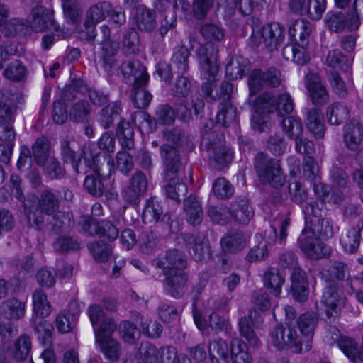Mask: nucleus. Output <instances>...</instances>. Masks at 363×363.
Wrapping results in <instances>:
<instances>
[{
  "instance_id": "1",
  "label": "nucleus",
  "mask_w": 363,
  "mask_h": 363,
  "mask_svg": "<svg viewBox=\"0 0 363 363\" xmlns=\"http://www.w3.org/2000/svg\"><path fill=\"white\" fill-rule=\"evenodd\" d=\"M36 4L30 10L29 20L14 19L13 26L16 32H23L30 27L35 32H43L53 29L58 38H65L69 30L61 28L54 19V11L40 4L38 0H33Z\"/></svg>"
},
{
  "instance_id": "2",
  "label": "nucleus",
  "mask_w": 363,
  "mask_h": 363,
  "mask_svg": "<svg viewBox=\"0 0 363 363\" xmlns=\"http://www.w3.org/2000/svg\"><path fill=\"white\" fill-rule=\"evenodd\" d=\"M255 168L260 182L278 189L286 181L280 160L271 158L264 152H259L255 158Z\"/></svg>"
},
{
  "instance_id": "3",
  "label": "nucleus",
  "mask_w": 363,
  "mask_h": 363,
  "mask_svg": "<svg viewBox=\"0 0 363 363\" xmlns=\"http://www.w3.org/2000/svg\"><path fill=\"white\" fill-rule=\"evenodd\" d=\"M298 260L296 255L292 252H286L280 255L279 265L284 269H294L291 274V290L294 298L298 302H304L308 296V282L304 272L296 267Z\"/></svg>"
},
{
  "instance_id": "4",
  "label": "nucleus",
  "mask_w": 363,
  "mask_h": 363,
  "mask_svg": "<svg viewBox=\"0 0 363 363\" xmlns=\"http://www.w3.org/2000/svg\"><path fill=\"white\" fill-rule=\"evenodd\" d=\"M270 342L279 350L291 349L295 353L303 350L302 337L298 334L296 326L291 323L286 325L278 324L269 333Z\"/></svg>"
},
{
  "instance_id": "5",
  "label": "nucleus",
  "mask_w": 363,
  "mask_h": 363,
  "mask_svg": "<svg viewBox=\"0 0 363 363\" xmlns=\"http://www.w3.org/2000/svg\"><path fill=\"white\" fill-rule=\"evenodd\" d=\"M282 81L281 72L275 67H270L264 72L260 69H253L248 78L250 94L251 96L256 95L264 86L278 87Z\"/></svg>"
},
{
  "instance_id": "6",
  "label": "nucleus",
  "mask_w": 363,
  "mask_h": 363,
  "mask_svg": "<svg viewBox=\"0 0 363 363\" xmlns=\"http://www.w3.org/2000/svg\"><path fill=\"white\" fill-rule=\"evenodd\" d=\"M98 43L101 45L103 67L108 74H111L116 66V55L120 49V43L111 38V30L106 25L99 28Z\"/></svg>"
},
{
  "instance_id": "7",
  "label": "nucleus",
  "mask_w": 363,
  "mask_h": 363,
  "mask_svg": "<svg viewBox=\"0 0 363 363\" xmlns=\"http://www.w3.org/2000/svg\"><path fill=\"white\" fill-rule=\"evenodd\" d=\"M84 233L90 236H99L109 242L114 241L119 234L118 228L110 220H98L91 216H84L80 222Z\"/></svg>"
},
{
  "instance_id": "8",
  "label": "nucleus",
  "mask_w": 363,
  "mask_h": 363,
  "mask_svg": "<svg viewBox=\"0 0 363 363\" xmlns=\"http://www.w3.org/2000/svg\"><path fill=\"white\" fill-rule=\"evenodd\" d=\"M298 247L304 255L313 260L328 258L330 256V247L320 238L302 230L298 240Z\"/></svg>"
},
{
  "instance_id": "9",
  "label": "nucleus",
  "mask_w": 363,
  "mask_h": 363,
  "mask_svg": "<svg viewBox=\"0 0 363 363\" xmlns=\"http://www.w3.org/2000/svg\"><path fill=\"white\" fill-rule=\"evenodd\" d=\"M191 257L197 262H201L209 257L211 246L205 233L198 232L196 235L190 233L181 234Z\"/></svg>"
},
{
  "instance_id": "10",
  "label": "nucleus",
  "mask_w": 363,
  "mask_h": 363,
  "mask_svg": "<svg viewBox=\"0 0 363 363\" xmlns=\"http://www.w3.org/2000/svg\"><path fill=\"white\" fill-rule=\"evenodd\" d=\"M345 300L344 294L340 290L339 284L328 281L322 297L327 317L330 318L337 316L345 305Z\"/></svg>"
},
{
  "instance_id": "11",
  "label": "nucleus",
  "mask_w": 363,
  "mask_h": 363,
  "mask_svg": "<svg viewBox=\"0 0 363 363\" xmlns=\"http://www.w3.org/2000/svg\"><path fill=\"white\" fill-rule=\"evenodd\" d=\"M259 103L262 104L261 108L264 111L272 113L275 110L280 117L289 115L294 111V102L288 93L280 94L277 100L271 93H263L259 96Z\"/></svg>"
},
{
  "instance_id": "12",
  "label": "nucleus",
  "mask_w": 363,
  "mask_h": 363,
  "mask_svg": "<svg viewBox=\"0 0 363 363\" xmlns=\"http://www.w3.org/2000/svg\"><path fill=\"white\" fill-rule=\"evenodd\" d=\"M285 28L279 23L264 25L259 36L260 46L263 45L269 52L278 50L285 39Z\"/></svg>"
},
{
  "instance_id": "13",
  "label": "nucleus",
  "mask_w": 363,
  "mask_h": 363,
  "mask_svg": "<svg viewBox=\"0 0 363 363\" xmlns=\"http://www.w3.org/2000/svg\"><path fill=\"white\" fill-rule=\"evenodd\" d=\"M218 50L213 44L200 45L196 56L202 70V74L216 75L218 71Z\"/></svg>"
},
{
  "instance_id": "14",
  "label": "nucleus",
  "mask_w": 363,
  "mask_h": 363,
  "mask_svg": "<svg viewBox=\"0 0 363 363\" xmlns=\"http://www.w3.org/2000/svg\"><path fill=\"white\" fill-rule=\"evenodd\" d=\"M304 83L309 99L314 106H323L329 101V93L322 84L320 77L318 74L310 72L306 74Z\"/></svg>"
},
{
  "instance_id": "15",
  "label": "nucleus",
  "mask_w": 363,
  "mask_h": 363,
  "mask_svg": "<svg viewBox=\"0 0 363 363\" xmlns=\"http://www.w3.org/2000/svg\"><path fill=\"white\" fill-rule=\"evenodd\" d=\"M147 189V179L145 174L141 171H137L132 175L129 186L124 190V199L132 205H138Z\"/></svg>"
},
{
  "instance_id": "16",
  "label": "nucleus",
  "mask_w": 363,
  "mask_h": 363,
  "mask_svg": "<svg viewBox=\"0 0 363 363\" xmlns=\"http://www.w3.org/2000/svg\"><path fill=\"white\" fill-rule=\"evenodd\" d=\"M160 155L166 177L177 175L182 167V159L179 150L169 144L160 146Z\"/></svg>"
},
{
  "instance_id": "17",
  "label": "nucleus",
  "mask_w": 363,
  "mask_h": 363,
  "mask_svg": "<svg viewBox=\"0 0 363 363\" xmlns=\"http://www.w3.org/2000/svg\"><path fill=\"white\" fill-rule=\"evenodd\" d=\"M204 106V101L200 94H196L191 95L189 99L177 104L175 110L181 121L189 122L193 119V114L198 116L203 111Z\"/></svg>"
},
{
  "instance_id": "18",
  "label": "nucleus",
  "mask_w": 363,
  "mask_h": 363,
  "mask_svg": "<svg viewBox=\"0 0 363 363\" xmlns=\"http://www.w3.org/2000/svg\"><path fill=\"white\" fill-rule=\"evenodd\" d=\"M155 267L169 271H184L187 267V258L186 255L177 249H171L167 251L166 255L161 259L153 262Z\"/></svg>"
},
{
  "instance_id": "19",
  "label": "nucleus",
  "mask_w": 363,
  "mask_h": 363,
  "mask_svg": "<svg viewBox=\"0 0 363 363\" xmlns=\"http://www.w3.org/2000/svg\"><path fill=\"white\" fill-rule=\"evenodd\" d=\"M250 242V237L240 230H230L220 240L223 251L228 254H237L244 250Z\"/></svg>"
},
{
  "instance_id": "20",
  "label": "nucleus",
  "mask_w": 363,
  "mask_h": 363,
  "mask_svg": "<svg viewBox=\"0 0 363 363\" xmlns=\"http://www.w3.org/2000/svg\"><path fill=\"white\" fill-rule=\"evenodd\" d=\"M165 276V289L174 298H179L184 294V288L187 283V274L184 271H162Z\"/></svg>"
},
{
  "instance_id": "21",
  "label": "nucleus",
  "mask_w": 363,
  "mask_h": 363,
  "mask_svg": "<svg viewBox=\"0 0 363 363\" xmlns=\"http://www.w3.org/2000/svg\"><path fill=\"white\" fill-rule=\"evenodd\" d=\"M362 239V228L355 225L343 229L340 235V242L343 250L348 254L357 252Z\"/></svg>"
},
{
  "instance_id": "22",
  "label": "nucleus",
  "mask_w": 363,
  "mask_h": 363,
  "mask_svg": "<svg viewBox=\"0 0 363 363\" xmlns=\"http://www.w3.org/2000/svg\"><path fill=\"white\" fill-rule=\"evenodd\" d=\"M343 140L345 147L351 151L359 149L363 141V127L357 120H352L344 126Z\"/></svg>"
},
{
  "instance_id": "23",
  "label": "nucleus",
  "mask_w": 363,
  "mask_h": 363,
  "mask_svg": "<svg viewBox=\"0 0 363 363\" xmlns=\"http://www.w3.org/2000/svg\"><path fill=\"white\" fill-rule=\"evenodd\" d=\"M121 73L127 80V83H147L149 77L146 69L138 60H126L121 65Z\"/></svg>"
},
{
  "instance_id": "24",
  "label": "nucleus",
  "mask_w": 363,
  "mask_h": 363,
  "mask_svg": "<svg viewBox=\"0 0 363 363\" xmlns=\"http://www.w3.org/2000/svg\"><path fill=\"white\" fill-rule=\"evenodd\" d=\"M134 20L137 28L142 32L150 33L156 28V13L143 5L135 7Z\"/></svg>"
},
{
  "instance_id": "25",
  "label": "nucleus",
  "mask_w": 363,
  "mask_h": 363,
  "mask_svg": "<svg viewBox=\"0 0 363 363\" xmlns=\"http://www.w3.org/2000/svg\"><path fill=\"white\" fill-rule=\"evenodd\" d=\"M318 323V316L314 312H306L296 321V325L301 333L306 338L305 351H308L311 345L309 344L314 334L315 328Z\"/></svg>"
},
{
  "instance_id": "26",
  "label": "nucleus",
  "mask_w": 363,
  "mask_h": 363,
  "mask_svg": "<svg viewBox=\"0 0 363 363\" xmlns=\"http://www.w3.org/2000/svg\"><path fill=\"white\" fill-rule=\"evenodd\" d=\"M47 218L48 230L53 234H60L70 229L74 225L72 215L68 213L56 211Z\"/></svg>"
},
{
  "instance_id": "27",
  "label": "nucleus",
  "mask_w": 363,
  "mask_h": 363,
  "mask_svg": "<svg viewBox=\"0 0 363 363\" xmlns=\"http://www.w3.org/2000/svg\"><path fill=\"white\" fill-rule=\"evenodd\" d=\"M159 349L148 341L142 342L133 357V363H159Z\"/></svg>"
},
{
  "instance_id": "28",
  "label": "nucleus",
  "mask_w": 363,
  "mask_h": 363,
  "mask_svg": "<svg viewBox=\"0 0 363 363\" xmlns=\"http://www.w3.org/2000/svg\"><path fill=\"white\" fill-rule=\"evenodd\" d=\"M228 213L235 222L243 225L247 224L253 216V211L245 199L233 203Z\"/></svg>"
},
{
  "instance_id": "29",
  "label": "nucleus",
  "mask_w": 363,
  "mask_h": 363,
  "mask_svg": "<svg viewBox=\"0 0 363 363\" xmlns=\"http://www.w3.org/2000/svg\"><path fill=\"white\" fill-rule=\"evenodd\" d=\"M306 125L308 131L315 138H323L324 137L325 127L323 122V116L319 109L311 108L308 111Z\"/></svg>"
},
{
  "instance_id": "30",
  "label": "nucleus",
  "mask_w": 363,
  "mask_h": 363,
  "mask_svg": "<svg viewBox=\"0 0 363 363\" xmlns=\"http://www.w3.org/2000/svg\"><path fill=\"white\" fill-rule=\"evenodd\" d=\"M184 211L187 222L194 226L201 224L203 213L201 206L197 199L190 195L184 201Z\"/></svg>"
},
{
  "instance_id": "31",
  "label": "nucleus",
  "mask_w": 363,
  "mask_h": 363,
  "mask_svg": "<svg viewBox=\"0 0 363 363\" xmlns=\"http://www.w3.org/2000/svg\"><path fill=\"white\" fill-rule=\"evenodd\" d=\"M0 311L7 318L18 320L24 317L26 313V302L15 297L3 301L0 306Z\"/></svg>"
},
{
  "instance_id": "32",
  "label": "nucleus",
  "mask_w": 363,
  "mask_h": 363,
  "mask_svg": "<svg viewBox=\"0 0 363 363\" xmlns=\"http://www.w3.org/2000/svg\"><path fill=\"white\" fill-rule=\"evenodd\" d=\"M313 235L325 239L330 238L334 235V228L331 220L328 218L323 217L315 219L313 223L303 229Z\"/></svg>"
},
{
  "instance_id": "33",
  "label": "nucleus",
  "mask_w": 363,
  "mask_h": 363,
  "mask_svg": "<svg viewBox=\"0 0 363 363\" xmlns=\"http://www.w3.org/2000/svg\"><path fill=\"white\" fill-rule=\"evenodd\" d=\"M249 67L247 59L242 56H234L226 65V77L230 80L241 79L249 71Z\"/></svg>"
},
{
  "instance_id": "34",
  "label": "nucleus",
  "mask_w": 363,
  "mask_h": 363,
  "mask_svg": "<svg viewBox=\"0 0 363 363\" xmlns=\"http://www.w3.org/2000/svg\"><path fill=\"white\" fill-rule=\"evenodd\" d=\"M208 354L211 363H230L228 344L221 338L209 343Z\"/></svg>"
},
{
  "instance_id": "35",
  "label": "nucleus",
  "mask_w": 363,
  "mask_h": 363,
  "mask_svg": "<svg viewBox=\"0 0 363 363\" xmlns=\"http://www.w3.org/2000/svg\"><path fill=\"white\" fill-rule=\"evenodd\" d=\"M311 30V23L308 21L300 19L294 21L289 28V35L294 38L296 43L302 46H307Z\"/></svg>"
},
{
  "instance_id": "36",
  "label": "nucleus",
  "mask_w": 363,
  "mask_h": 363,
  "mask_svg": "<svg viewBox=\"0 0 363 363\" xmlns=\"http://www.w3.org/2000/svg\"><path fill=\"white\" fill-rule=\"evenodd\" d=\"M35 207L40 208L48 217H50L58 211L60 200L51 189H44L40 193Z\"/></svg>"
},
{
  "instance_id": "37",
  "label": "nucleus",
  "mask_w": 363,
  "mask_h": 363,
  "mask_svg": "<svg viewBox=\"0 0 363 363\" xmlns=\"http://www.w3.org/2000/svg\"><path fill=\"white\" fill-rule=\"evenodd\" d=\"M120 102H114L103 108L99 112V123L105 129L111 128L115 121H121Z\"/></svg>"
},
{
  "instance_id": "38",
  "label": "nucleus",
  "mask_w": 363,
  "mask_h": 363,
  "mask_svg": "<svg viewBox=\"0 0 363 363\" xmlns=\"http://www.w3.org/2000/svg\"><path fill=\"white\" fill-rule=\"evenodd\" d=\"M33 306L35 313L34 316L45 318L51 313V304L48 300L45 292L41 289H37L33 291Z\"/></svg>"
},
{
  "instance_id": "39",
  "label": "nucleus",
  "mask_w": 363,
  "mask_h": 363,
  "mask_svg": "<svg viewBox=\"0 0 363 363\" xmlns=\"http://www.w3.org/2000/svg\"><path fill=\"white\" fill-rule=\"evenodd\" d=\"M50 149L51 143L47 137L41 136L36 139L32 145V150L34 161L38 165L44 164L45 161L52 157L50 155Z\"/></svg>"
},
{
  "instance_id": "40",
  "label": "nucleus",
  "mask_w": 363,
  "mask_h": 363,
  "mask_svg": "<svg viewBox=\"0 0 363 363\" xmlns=\"http://www.w3.org/2000/svg\"><path fill=\"white\" fill-rule=\"evenodd\" d=\"M232 157L231 150L225 145L216 146L211 150L210 163L215 169L220 170L231 162Z\"/></svg>"
},
{
  "instance_id": "41",
  "label": "nucleus",
  "mask_w": 363,
  "mask_h": 363,
  "mask_svg": "<svg viewBox=\"0 0 363 363\" xmlns=\"http://www.w3.org/2000/svg\"><path fill=\"white\" fill-rule=\"evenodd\" d=\"M164 188L167 196L177 203L180 202V197L187 193L186 184L177 175L168 179Z\"/></svg>"
},
{
  "instance_id": "42",
  "label": "nucleus",
  "mask_w": 363,
  "mask_h": 363,
  "mask_svg": "<svg viewBox=\"0 0 363 363\" xmlns=\"http://www.w3.org/2000/svg\"><path fill=\"white\" fill-rule=\"evenodd\" d=\"M284 279L275 268L269 269L264 274V286L275 296H279L281 292V286Z\"/></svg>"
},
{
  "instance_id": "43",
  "label": "nucleus",
  "mask_w": 363,
  "mask_h": 363,
  "mask_svg": "<svg viewBox=\"0 0 363 363\" xmlns=\"http://www.w3.org/2000/svg\"><path fill=\"white\" fill-rule=\"evenodd\" d=\"M190 55L191 51L184 45H180L174 48L171 63L179 73L184 74L188 71Z\"/></svg>"
},
{
  "instance_id": "44",
  "label": "nucleus",
  "mask_w": 363,
  "mask_h": 363,
  "mask_svg": "<svg viewBox=\"0 0 363 363\" xmlns=\"http://www.w3.org/2000/svg\"><path fill=\"white\" fill-rule=\"evenodd\" d=\"M327 117L330 124L338 125L349 118L350 110L346 105L335 102L328 106Z\"/></svg>"
},
{
  "instance_id": "45",
  "label": "nucleus",
  "mask_w": 363,
  "mask_h": 363,
  "mask_svg": "<svg viewBox=\"0 0 363 363\" xmlns=\"http://www.w3.org/2000/svg\"><path fill=\"white\" fill-rule=\"evenodd\" d=\"M100 168L97 166L94 169V174H90L85 177L84 187L89 194L100 197L104 193V185L99 174Z\"/></svg>"
},
{
  "instance_id": "46",
  "label": "nucleus",
  "mask_w": 363,
  "mask_h": 363,
  "mask_svg": "<svg viewBox=\"0 0 363 363\" xmlns=\"http://www.w3.org/2000/svg\"><path fill=\"white\" fill-rule=\"evenodd\" d=\"M99 345L101 352L110 361L119 359L121 355V345L115 338H108L96 341Z\"/></svg>"
},
{
  "instance_id": "47",
  "label": "nucleus",
  "mask_w": 363,
  "mask_h": 363,
  "mask_svg": "<svg viewBox=\"0 0 363 363\" xmlns=\"http://www.w3.org/2000/svg\"><path fill=\"white\" fill-rule=\"evenodd\" d=\"M146 84L147 83L138 82L133 84L132 101L137 108H145L151 101L152 95L145 89Z\"/></svg>"
},
{
  "instance_id": "48",
  "label": "nucleus",
  "mask_w": 363,
  "mask_h": 363,
  "mask_svg": "<svg viewBox=\"0 0 363 363\" xmlns=\"http://www.w3.org/2000/svg\"><path fill=\"white\" fill-rule=\"evenodd\" d=\"M164 213L160 203L155 198L148 199L143 211V220L145 223L152 224Z\"/></svg>"
},
{
  "instance_id": "49",
  "label": "nucleus",
  "mask_w": 363,
  "mask_h": 363,
  "mask_svg": "<svg viewBox=\"0 0 363 363\" xmlns=\"http://www.w3.org/2000/svg\"><path fill=\"white\" fill-rule=\"evenodd\" d=\"M251 318V315L249 317L243 316L239 320V331L241 336L245 338L252 347H258L261 345V342L250 323Z\"/></svg>"
},
{
  "instance_id": "50",
  "label": "nucleus",
  "mask_w": 363,
  "mask_h": 363,
  "mask_svg": "<svg viewBox=\"0 0 363 363\" xmlns=\"http://www.w3.org/2000/svg\"><path fill=\"white\" fill-rule=\"evenodd\" d=\"M30 325L35 334L43 343L45 344L47 340L51 337L53 327L51 323L44 320V318L33 315L30 320Z\"/></svg>"
},
{
  "instance_id": "51",
  "label": "nucleus",
  "mask_w": 363,
  "mask_h": 363,
  "mask_svg": "<svg viewBox=\"0 0 363 363\" xmlns=\"http://www.w3.org/2000/svg\"><path fill=\"white\" fill-rule=\"evenodd\" d=\"M116 135L123 148L131 150L134 147V132L130 123L125 120H121L116 128Z\"/></svg>"
},
{
  "instance_id": "52",
  "label": "nucleus",
  "mask_w": 363,
  "mask_h": 363,
  "mask_svg": "<svg viewBox=\"0 0 363 363\" xmlns=\"http://www.w3.org/2000/svg\"><path fill=\"white\" fill-rule=\"evenodd\" d=\"M91 112V106L86 100L74 103L69 109L70 120L74 123H83L87 120Z\"/></svg>"
},
{
  "instance_id": "53",
  "label": "nucleus",
  "mask_w": 363,
  "mask_h": 363,
  "mask_svg": "<svg viewBox=\"0 0 363 363\" xmlns=\"http://www.w3.org/2000/svg\"><path fill=\"white\" fill-rule=\"evenodd\" d=\"M38 166L43 168L44 174L50 179H62L66 174L65 168L55 156L49 157L44 164Z\"/></svg>"
},
{
  "instance_id": "54",
  "label": "nucleus",
  "mask_w": 363,
  "mask_h": 363,
  "mask_svg": "<svg viewBox=\"0 0 363 363\" xmlns=\"http://www.w3.org/2000/svg\"><path fill=\"white\" fill-rule=\"evenodd\" d=\"M338 346L352 361L363 362V349L359 350L357 343L353 339L342 337L338 340Z\"/></svg>"
},
{
  "instance_id": "55",
  "label": "nucleus",
  "mask_w": 363,
  "mask_h": 363,
  "mask_svg": "<svg viewBox=\"0 0 363 363\" xmlns=\"http://www.w3.org/2000/svg\"><path fill=\"white\" fill-rule=\"evenodd\" d=\"M111 11L112 4L109 1H101L89 8L86 17L93 23H99L104 21Z\"/></svg>"
},
{
  "instance_id": "56",
  "label": "nucleus",
  "mask_w": 363,
  "mask_h": 363,
  "mask_svg": "<svg viewBox=\"0 0 363 363\" xmlns=\"http://www.w3.org/2000/svg\"><path fill=\"white\" fill-rule=\"evenodd\" d=\"M262 21L257 16H250L247 19L245 30L250 29L252 33L249 38V45L254 48L260 47L259 36L263 30Z\"/></svg>"
},
{
  "instance_id": "57",
  "label": "nucleus",
  "mask_w": 363,
  "mask_h": 363,
  "mask_svg": "<svg viewBox=\"0 0 363 363\" xmlns=\"http://www.w3.org/2000/svg\"><path fill=\"white\" fill-rule=\"evenodd\" d=\"M153 224L155 225L157 232L163 238L176 233L179 230L178 225L174 224L171 214L168 212L163 213Z\"/></svg>"
},
{
  "instance_id": "58",
  "label": "nucleus",
  "mask_w": 363,
  "mask_h": 363,
  "mask_svg": "<svg viewBox=\"0 0 363 363\" xmlns=\"http://www.w3.org/2000/svg\"><path fill=\"white\" fill-rule=\"evenodd\" d=\"M328 281H335V280L342 281L350 277V268L348 265L342 261H334L329 266L327 270Z\"/></svg>"
},
{
  "instance_id": "59",
  "label": "nucleus",
  "mask_w": 363,
  "mask_h": 363,
  "mask_svg": "<svg viewBox=\"0 0 363 363\" xmlns=\"http://www.w3.org/2000/svg\"><path fill=\"white\" fill-rule=\"evenodd\" d=\"M233 363H251L252 357L247 352V345L242 341L235 340L230 344Z\"/></svg>"
},
{
  "instance_id": "60",
  "label": "nucleus",
  "mask_w": 363,
  "mask_h": 363,
  "mask_svg": "<svg viewBox=\"0 0 363 363\" xmlns=\"http://www.w3.org/2000/svg\"><path fill=\"white\" fill-rule=\"evenodd\" d=\"M31 340L28 335H21L14 342L13 357L17 361L26 359L31 350Z\"/></svg>"
},
{
  "instance_id": "61",
  "label": "nucleus",
  "mask_w": 363,
  "mask_h": 363,
  "mask_svg": "<svg viewBox=\"0 0 363 363\" xmlns=\"http://www.w3.org/2000/svg\"><path fill=\"white\" fill-rule=\"evenodd\" d=\"M236 118V109L230 101L220 102L219 110L216 116L218 123L224 127L229 126Z\"/></svg>"
},
{
  "instance_id": "62",
  "label": "nucleus",
  "mask_w": 363,
  "mask_h": 363,
  "mask_svg": "<svg viewBox=\"0 0 363 363\" xmlns=\"http://www.w3.org/2000/svg\"><path fill=\"white\" fill-rule=\"evenodd\" d=\"M191 87V82L188 77L179 76L171 85L169 93L174 97L186 98L189 96Z\"/></svg>"
},
{
  "instance_id": "63",
  "label": "nucleus",
  "mask_w": 363,
  "mask_h": 363,
  "mask_svg": "<svg viewBox=\"0 0 363 363\" xmlns=\"http://www.w3.org/2000/svg\"><path fill=\"white\" fill-rule=\"evenodd\" d=\"M48 218L43 211L35 206L28 208V225L37 230L41 231L45 230V228L48 229Z\"/></svg>"
},
{
  "instance_id": "64",
  "label": "nucleus",
  "mask_w": 363,
  "mask_h": 363,
  "mask_svg": "<svg viewBox=\"0 0 363 363\" xmlns=\"http://www.w3.org/2000/svg\"><path fill=\"white\" fill-rule=\"evenodd\" d=\"M209 327L215 333L223 332L228 336H232L233 330L228 319L213 313L209 316Z\"/></svg>"
}]
</instances>
